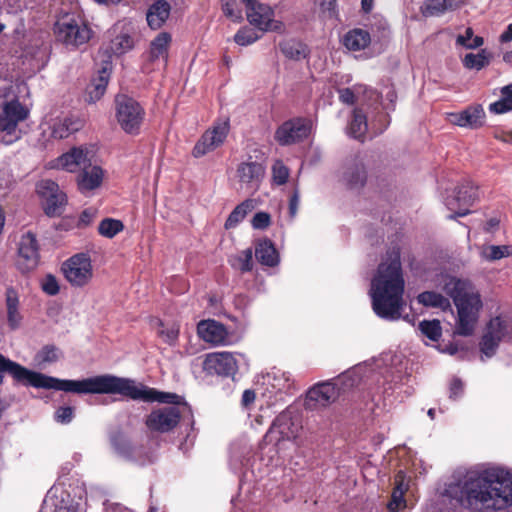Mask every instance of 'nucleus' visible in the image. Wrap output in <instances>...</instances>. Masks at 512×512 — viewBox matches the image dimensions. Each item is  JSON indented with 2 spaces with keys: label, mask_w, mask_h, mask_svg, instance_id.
I'll return each mask as SVG.
<instances>
[{
  "label": "nucleus",
  "mask_w": 512,
  "mask_h": 512,
  "mask_svg": "<svg viewBox=\"0 0 512 512\" xmlns=\"http://www.w3.org/2000/svg\"><path fill=\"white\" fill-rule=\"evenodd\" d=\"M8 373L14 380L34 388L54 389L76 394H118L125 398L143 402H159L180 405V395L161 392L134 379L112 374L97 375L82 380H63L29 370L0 354V386L3 374Z\"/></svg>",
  "instance_id": "f257e3e1"
},
{
  "label": "nucleus",
  "mask_w": 512,
  "mask_h": 512,
  "mask_svg": "<svg viewBox=\"0 0 512 512\" xmlns=\"http://www.w3.org/2000/svg\"><path fill=\"white\" fill-rule=\"evenodd\" d=\"M446 494L469 512L512 507V473L500 468H472L446 488Z\"/></svg>",
  "instance_id": "f03ea898"
},
{
  "label": "nucleus",
  "mask_w": 512,
  "mask_h": 512,
  "mask_svg": "<svg viewBox=\"0 0 512 512\" xmlns=\"http://www.w3.org/2000/svg\"><path fill=\"white\" fill-rule=\"evenodd\" d=\"M404 288L400 253L393 250L387 254V259L379 265L377 273L371 281L369 295L375 314L389 321L400 319L405 306Z\"/></svg>",
  "instance_id": "7ed1b4c3"
},
{
  "label": "nucleus",
  "mask_w": 512,
  "mask_h": 512,
  "mask_svg": "<svg viewBox=\"0 0 512 512\" xmlns=\"http://www.w3.org/2000/svg\"><path fill=\"white\" fill-rule=\"evenodd\" d=\"M443 289L457 309L455 332L461 336L472 335L483 308L479 291L470 280L456 277L449 278Z\"/></svg>",
  "instance_id": "20e7f679"
},
{
  "label": "nucleus",
  "mask_w": 512,
  "mask_h": 512,
  "mask_svg": "<svg viewBox=\"0 0 512 512\" xmlns=\"http://www.w3.org/2000/svg\"><path fill=\"white\" fill-rule=\"evenodd\" d=\"M301 430V421L291 411L285 410L273 420L264 436V441L272 444L280 452L286 448L287 443L296 442Z\"/></svg>",
  "instance_id": "39448f33"
},
{
  "label": "nucleus",
  "mask_w": 512,
  "mask_h": 512,
  "mask_svg": "<svg viewBox=\"0 0 512 512\" xmlns=\"http://www.w3.org/2000/svg\"><path fill=\"white\" fill-rule=\"evenodd\" d=\"M53 30L57 41L74 48L86 44L92 36L89 26L74 14L59 17Z\"/></svg>",
  "instance_id": "423d86ee"
},
{
  "label": "nucleus",
  "mask_w": 512,
  "mask_h": 512,
  "mask_svg": "<svg viewBox=\"0 0 512 512\" xmlns=\"http://www.w3.org/2000/svg\"><path fill=\"white\" fill-rule=\"evenodd\" d=\"M115 117L120 128L129 135H138L145 119V109L134 98L120 94L115 97Z\"/></svg>",
  "instance_id": "0eeeda50"
},
{
  "label": "nucleus",
  "mask_w": 512,
  "mask_h": 512,
  "mask_svg": "<svg viewBox=\"0 0 512 512\" xmlns=\"http://www.w3.org/2000/svg\"><path fill=\"white\" fill-rule=\"evenodd\" d=\"M62 272L67 282L76 288L88 285L93 278V265L87 253H77L62 264Z\"/></svg>",
  "instance_id": "6e6552de"
},
{
  "label": "nucleus",
  "mask_w": 512,
  "mask_h": 512,
  "mask_svg": "<svg viewBox=\"0 0 512 512\" xmlns=\"http://www.w3.org/2000/svg\"><path fill=\"white\" fill-rule=\"evenodd\" d=\"M508 334L509 327L504 319L500 316L491 318L484 328V332L479 343V348L482 354L481 359L484 360L483 357H493L497 352L499 344L506 339Z\"/></svg>",
  "instance_id": "1a4fd4ad"
},
{
  "label": "nucleus",
  "mask_w": 512,
  "mask_h": 512,
  "mask_svg": "<svg viewBox=\"0 0 512 512\" xmlns=\"http://www.w3.org/2000/svg\"><path fill=\"white\" fill-rule=\"evenodd\" d=\"M477 196V189L469 181L457 187L453 194L444 198L445 206L452 212L447 218L454 220L457 217L468 215L469 207L473 205Z\"/></svg>",
  "instance_id": "9d476101"
},
{
  "label": "nucleus",
  "mask_w": 512,
  "mask_h": 512,
  "mask_svg": "<svg viewBox=\"0 0 512 512\" xmlns=\"http://www.w3.org/2000/svg\"><path fill=\"white\" fill-rule=\"evenodd\" d=\"M28 111L17 100L13 99L3 104L0 112V131L5 132L3 141L10 144L18 139L17 125L26 119Z\"/></svg>",
  "instance_id": "9b49d317"
},
{
  "label": "nucleus",
  "mask_w": 512,
  "mask_h": 512,
  "mask_svg": "<svg viewBox=\"0 0 512 512\" xmlns=\"http://www.w3.org/2000/svg\"><path fill=\"white\" fill-rule=\"evenodd\" d=\"M312 129V121L308 118H293L285 121L275 131V140L281 146L291 145L307 138Z\"/></svg>",
  "instance_id": "f8f14e48"
},
{
  "label": "nucleus",
  "mask_w": 512,
  "mask_h": 512,
  "mask_svg": "<svg viewBox=\"0 0 512 512\" xmlns=\"http://www.w3.org/2000/svg\"><path fill=\"white\" fill-rule=\"evenodd\" d=\"M265 172V165L262 162L253 160L251 156L239 163L236 169V176L241 189L249 192L257 191L265 176Z\"/></svg>",
  "instance_id": "ddd939ff"
},
{
  "label": "nucleus",
  "mask_w": 512,
  "mask_h": 512,
  "mask_svg": "<svg viewBox=\"0 0 512 512\" xmlns=\"http://www.w3.org/2000/svg\"><path fill=\"white\" fill-rule=\"evenodd\" d=\"M229 125L227 122L217 123L208 129L196 142L192 155L200 158L221 146L228 134Z\"/></svg>",
  "instance_id": "4468645a"
},
{
  "label": "nucleus",
  "mask_w": 512,
  "mask_h": 512,
  "mask_svg": "<svg viewBox=\"0 0 512 512\" xmlns=\"http://www.w3.org/2000/svg\"><path fill=\"white\" fill-rule=\"evenodd\" d=\"M39 248L36 236L26 232L21 236L16 265L24 273L34 270L39 264Z\"/></svg>",
  "instance_id": "2eb2a0df"
},
{
  "label": "nucleus",
  "mask_w": 512,
  "mask_h": 512,
  "mask_svg": "<svg viewBox=\"0 0 512 512\" xmlns=\"http://www.w3.org/2000/svg\"><path fill=\"white\" fill-rule=\"evenodd\" d=\"M274 15V9L264 3L256 5L246 11L249 23L258 28L261 32L275 31L282 33L284 31V24L279 20H275Z\"/></svg>",
  "instance_id": "dca6fc26"
},
{
  "label": "nucleus",
  "mask_w": 512,
  "mask_h": 512,
  "mask_svg": "<svg viewBox=\"0 0 512 512\" xmlns=\"http://www.w3.org/2000/svg\"><path fill=\"white\" fill-rule=\"evenodd\" d=\"M37 192L44 200L45 213L48 216L60 215L66 204V195L58 184L52 180H42L37 185Z\"/></svg>",
  "instance_id": "f3484780"
},
{
  "label": "nucleus",
  "mask_w": 512,
  "mask_h": 512,
  "mask_svg": "<svg viewBox=\"0 0 512 512\" xmlns=\"http://www.w3.org/2000/svg\"><path fill=\"white\" fill-rule=\"evenodd\" d=\"M181 418L178 407H163L153 410L146 419L147 427L156 432H169L177 426Z\"/></svg>",
  "instance_id": "a211bd4d"
},
{
  "label": "nucleus",
  "mask_w": 512,
  "mask_h": 512,
  "mask_svg": "<svg viewBox=\"0 0 512 512\" xmlns=\"http://www.w3.org/2000/svg\"><path fill=\"white\" fill-rule=\"evenodd\" d=\"M111 39L105 47L106 53L121 56L133 49L135 40L133 29L126 24H116L109 31Z\"/></svg>",
  "instance_id": "6ab92c4d"
},
{
  "label": "nucleus",
  "mask_w": 512,
  "mask_h": 512,
  "mask_svg": "<svg viewBox=\"0 0 512 512\" xmlns=\"http://www.w3.org/2000/svg\"><path fill=\"white\" fill-rule=\"evenodd\" d=\"M203 369L208 374L233 376L238 370V365L231 352H214L206 355Z\"/></svg>",
  "instance_id": "aec40b11"
},
{
  "label": "nucleus",
  "mask_w": 512,
  "mask_h": 512,
  "mask_svg": "<svg viewBox=\"0 0 512 512\" xmlns=\"http://www.w3.org/2000/svg\"><path fill=\"white\" fill-rule=\"evenodd\" d=\"M339 396V390L330 382L319 383L307 392L306 406L310 409L325 407Z\"/></svg>",
  "instance_id": "412c9836"
},
{
  "label": "nucleus",
  "mask_w": 512,
  "mask_h": 512,
  "mask_svg": "<svg viewBox=\"0 0 512 512\" xmlns=\"http://www.w3.org/2000/svg\"><path fill=\"white\" fill-rule=\"evenodd\" d=\"M485 111L481 105H472L465 110L448 114V121L459 127L477 129L483 126Z\"/></svg>",
  "instance_id": "4be33fe9"
},
{
  "label": "nucleus",
  "mask_w": 512,
  "mask_h": 512,
  "mask_svg": "<svg viewBox=\"0 0 512 512\" xmlns=\"http://www.w3.org/2000/svg\"><path fill=\"white\" fill-rule=\"evenodd\" d=\"M199 337L213 345H224L228 340L225 326L215 320H202L197 325Z\"/></svg>",
  "instance_id": "5701e85b"
},
{
  "label": "nucleus",
  "mask_w": 512,
  "mask_h": 512,
  "mask_svg": "<svg viewBox=\"0 0 512 512\" xmlns=\"http://www.w3.org/2000/svg\"><path fill=\"white\" fill-rule=\"evenodd\" d=\"M88 162V151L80 147H74L67 153L59 156L55 161L54 167L68 172H76L81 170Z\"/></svg>",
  "instance_id": "b1692460"
},
{
  "label": "nucleus",
  "mask_w": 512,
  "mask_h": 512,
  "mask_svg": "<svg viewBox=\"0 0 512 512\" xmlns=\"http://www.w3.org/2000/svg\"><path fill=\"white\" fill-rule=\"evenodd\" d=\"M103 170L97 165H91L90 161L81 169L77 177V185L82 193L98 188L103 181Z\"/></svg>",
  "instance_id": "393cba45"
},
{
  "label": "nucleus",
  "mask_w": 512,
  "mask_h": 512,
  "mask_svg": "<svg viewBox=\"0 0 512 512\" xmlns=\"http://www.w3.org/2000/svg\"><path fill=\"white\" fill-rule=\"evenodd\" d=\"M171 6L165 0L155 1L147 10L146 20L153 30L160 29L170 16Z\"/></svg>",
  "instance_id": "a878e982"
},
{
  "label": "nucleus",
  "mask_w": 512,
  "mask_h": 512,
  "mask_svg": "<svg viewBox=\"0 0 512 512\" xmlns=\"http://www.w3.org/2000/svg\"><path fill=\"white\" fill-rule=\"evenodd\" d=\"M369 129L370 124H368L367 116L363 110L361 108L354 109L346 128L348 136L359 141H364Z\"/></svg>",
  "instance_id": "bb28decb"
},
{
  "label": "nucleus",
  "mask_w": 512,
  "mask_h": 512,
  "mask_svg": "<svg viewBox=\"0 0 512 512\" xmlns=\"http://www.w3.org/2000/svg\"><path fill=\"white\" fill-rule=\"evenodd\" d=\"M82 126V120L77 117L56 119L51 125V136L55 139H64L79 131Z\"/></svg>",
  "instance_id": "cd10ccee"
},
{
  "label": "nucleus",
  "mask_w": 512,
  "mask_h": 512,
  "mask_svg": "<svg viewBox=\"0 0 512 512\" xmlns=\"http://www.w3.org/2000/svg\"><path fill=\"white\" fill-rule=\"evenodd\" d=\"M256 259L265 266L273 267L279 263V255L274 244L269 239H261L255 247Z\"/></svg>",
  "instance_id": "c85d7f7f"
},
{
  "label": "nucleus",
  "mask_w": 512,
  "mask_h": 512,
  "mask_svg": "<svg viewBox=\"0 0 512 512\" xmlns=\"http://www.w3.org/2000/svg\"><path fill=\"white\" fill-rule=\"evenodd\" d=\"M151 326L163 342L170 346L176 345L180 332V326L178 323L173 322L165 324L161 319L154 318L151 320Z\"/></svg>",
  "instance_id": "c756f323"
},
{
  "label": "nucleus",
  "mask_w": 512,
  "mask_h": 512,
  "mask_svg": "<svg viewBox=\"0 0 512 512\" xmlns=\"http://www.w3.org/2000/svg\"><path fill=\"white\" fill-rule=\"evenodd\" d=\"M171 40L172 38L169 33H159L150 43L149 60L154 62L162 59L164 62H167Z\"/></svg>",
  "instance_id": "7c9ffc66"
},
{
  "label": "nucleus",
  "mask_w": 512,
  "mask_h": 512,
  "mask_svg": "<svg viewBox=\"0 0 512 512\" xmlns=\"http://www.w3.org/2000/svg\"><path fill=\"white\" fill-rule=\"evenodd\" d=\"M110 78V69L104 66L98 71L97 77L93 78L91 84L87 88L88 101H98L106 92V88Z\"/></svg>",
  "instance_id": "2f4dec72"
},
{
  "label": "nucleus",
  "mask_w": 512,
  "mask_h": 512,
  "mask_svg": "<svg viewBox=\"0 0 512 512\" xmlns=\"http://www.w3.org/2000/svg\"><path fill=\"white\" fill-rule=\"evenodd\" d=\"M44 503L46 508L49 505L53 506V512H85L83 508L78 503H74L69 496H67L66 499L64 497L59 498L53 489L48 492Z\"/></svg>",
  "instance_id": "473e14b6"
},
{
  "label": "nucleus",
  "mask_w": 512,
  "mask_h": 512,
  "mask_svg": "<svg viewBox=\"0 0 512 512\" xmlns=\"http://www.w3.org/2000/svg\"><path fill=\"white\" fill-rule=\"evenodd\" d=\"M370 41V34L363 29L350 30L343 37V45L351 51H360L366 48Z\"/></svg>",
  "instance_id": "72a5a7b5"
},
{
  "label": "nucleus",
  "mask_w": 512,
  "mask_h": 512,
  "mask_svg": "<svg viewBox=\"0 0 512 512\" xmlns=\"http://www.w3.org/2000/svg\"><path fill=\"white\" fill-rule=\"evenodd\" d=\"M343 181L349 189L357 190L366 182V171L362 164L348 166L343 174Z\"/></svg>",
  "instance_id": "f704fd0d"
},
{
  "label": "nucleus",
  "mask_w": 512,
  "mask_h": 512,
  "mask_svg": "<svg viewBox=\"0 0 512 512\" xmlns=\"http://www.w3.org/2000/svg\"><path fill=\"white\" fill-rule=\"evenodd\" d=\"M255 208L254 201L251 199L244 200L239 205H237L233 211L229 214L228 218L225 221L224 227L225 229H233L239 223H241L246 215L251 212Z\"/></svg>",
  "instance_id": "c9c22d12"
},
{
  "label": "nucleus",
  "mask_w": 512,
  "mask_h": 512,
  "mask_svg": "<svg viewBox=\"0 0 512 512\" xmlns=\"http://www.w3.org/2000/svg\"><path fill=\"white\" fill-rule=\"evenodd\" d=\"M457 7L454 0H428L421 8V12L425 17H435Z\"/></svg>",
  "instance_id": "e433bc0d"
},
{
  "label": "nucleus",
  "mask_w": 512,
  "mask_h": 512,
  "mask_svg": "<svg viewBox=\"0 0 512 512\" xmlns=\"http://www.w3.org/2000/svg\"><path fill=\"white\" fill-rule=\"evenodd\" d=\"M417 301L425 307L440 308L443 311L451 308L449 299L434 291L420 293Z\"/></svg>",
  "instance_id": "4c0bfd02"
},
{
  "label": "nucleus",
  "mask_w": 512,
  "mask_h": 512,
  "mask_svg": "<svg viewBox=\"0 0 512 512\" xmlns=\"http://www.w3.org/2000/svg\"><path fill=\"white\" fill-rule=\"evenodd\" d=\"M6 307L7 319L12 328H17L21 322V315L19 313V298L15 290L7 289L6 291Z\"/></svg>",
  "instance_id": "58836bf2"
},
{
  "label": "nucleus",
  "mask_w": 512,
  "mask_h": 512,
  "mask_svg": "<svg viewBox=\"0 0 512 512\" xmlns=\"http://www.w3.org/2000/svg\"><path fill=\"white\" fill-rule=\"evenodd\" d=\"M512 256V245H487L480 251V257L486 261H497Z\"/></svg>",
  "instance_id": "ea45409f"
},
{
  "label": "nucleus",
  "mask_w": 512,
  "mask_h": 512,
  "mask_svg": "<svg viewBox=\"0 0 512 512\" xmlns=\"http://www.w3.org/2000/svg\"><path fill=\"white\" fill-rule=\"evenodd\" d=\"M268 383L277 392L287 393L291 390L293 383L290 379V374L281 370H275L267 375Z\"/></svg>",
  "instance_id": "a19ab883"
},
{
  "label": "nucleus",
  "mask_w": 512,
  "mask_h": 512,
  "mask_svg": "<svg viewBox=\"0 0 512 512\" xmlns=\"http://www.w3.org/2000/svg\"><path fill=\"white\" fill-rule=\"evenodd\" d=\"M489 111L494 114L512 111V84L501 89V98L489 105Z\"/></svg>",
  "instance_id": "79ce46f5"
},
{
  "label": "nucleus",
  "mask_w": 512,
  "mask_h": 512,
  "mask_svg": "<svg viewBox=\"0 0 512 512\" xmlns=\"http://www.w3.org/2000/svg\"><path fill=\"white\" fill-rule=\"evenodd\" d=\"M124 229V225L120 220L113 218L103 219L98 226V233L106 238H113Z\"/></svg>",
  "instance_id": "37998d69"
},
{
  "label": "nucleus",
  "mask_w": 512,
  "mask_h": 512,
  "mask_svg": "<svg viewBox=\"0 0 512 512\" xmlns=\"http://www.w3.org/2000/svg\"><path fill=\"white\" fill-rule=\"evenodd\" d=\"M60 350L54 345H46L35 355V362L38 366L55 363L60 358Z\"/></svg>",
  "instance_id": "c03bdc74"
},
{
  "label": "nucleus",
  "mask_w": 512,
  "mask_h": 512,
  "mask_svg": "<svg viewBox=\"0 0 512 512\" xmlns=\"http://www.w3.org/2000/svg\"><path fill=\"white\" fill-rule=\"evenodd\" d=\"M253 252L251 248H247L239 252L235 257L230 260L232 267L240 270L241 272H249L253 268Z\"/></svg>",
  "instance_id": "a18cd8bd"
},
{
  "label": "nucleus",
  "mask_w": 512,
  "mask_h": 512,
  "mask_svg": "<svg viewBox=\"0 0 512 512\" xmlns=\"http://www.w3.org/2000/svg\"><path fill=\"white\" fill-rule=\"evenodd\" d=\"M489 64V58L485 50H481L479 53L466 54L463 59V65L468 69L481 70Z\"/></svg>",
  "instance_id": "49530a36"
},
{
  "label": "nucleus",
  "mask_w": 512,
  "mask_h": 512,
  "mask_svg": "<svg viewBox=\"0 0 512 512\" xmlns=\"http://www.w3.org/2000/svg\"><path fill=\"white\" fill-rule=\"evenodd\" d=\"M419 329L423 335L432 341H438L442 335V328L439 320H424L420 322Z\"/></svg>",
  "instance_id": "de8ad7c7"
},
{
  "label": "nucleus",
  "mask_w": 512,
  "mask_h": 512,
  "mask_svg": "<svg viewBox=\"0 0 512 512\" xmlns=\"http://www.w3.org/2000/svg\"><path fill=\"white\" fill-rule=\"evenodd\" d=\"M271 172L272 182L278 186L284 185L287 182L290 175L289 168L281 160H276L273 163L271 167Z\"/></svg>",
  "instance_id": "09e8293b"
},
{
  "label": "nucleus",
  "mask_w": 512,
  "mask_h": 512,
  "mask_svg": "<svg viewBox=\"0 0 512 512\" xmlns=\"http://www.w3.org/2000/svg\"><path fill=\"white\" fill-rule=\"evenodd\" d=\"M473 29L468 27L463 35H459L456 39L457 44L467 49H476L483 45L484 40L480 36H473Z\"/></svg>",
  "instance_id": "8fccbe9b"
},
{
  "label": "nucleus",
  "mask_w": 512,
  "mask_h": 512,
  "mask_svg": "<svg viewBox=\"0 0 512 512\" xmlns=\"http://www.w3.org/2000/svg\"><path fill=\"white\" fill-rule=\"evenodd\" d=\"M260 35L251 27H242L234 36V41L241 46H247L256 42Z\"/></svg>",
  "instance_id": "3c124183"
},
{
  "label": "nucleus",
  "mask_w": 512,
  "mask_h": 512,
  "mask_svg": "<svg viewBox=\"0 0 512 512\" xmlns=\"http://www.w3.org/2000/svg\"><path fill=\"white\" fill-rule=\"evenodd\" d=\"M222 10L225 16L230 18L232 21L239 22L242 20V11L238 7L236 0H223Z\"/></svg>",
  "instance_id": "603ef678"
},
{
  "label": "nucleus",
  "mask_w": 512,
  "mask_h": 512,
  "mask_svg": "<svg viewBox=\"0 0 512 512\" xmlns=\"http://www.w3.org/2000/svg\"><path fill=\"white\" fill-rule=\"evenodd\" d=\"M390 124V118L385 113H379L370 122V132L373 136L383 133Z\"/></svg>",
  "instance_id": "864d4df0"
},
{
  "label": "nucleus",
  "mask_w": 512,
  "mask_h": 512,
  "mask_svg": "<svg viewBox=\"0 0 512 512\" xmlns=\"http://www.w3.org/2000/svg\"><path fill=\"white\" fill-rule=\"evenodd\" d=\"M41 289L49 296H55L60 291V285L57 278L52 274H47L41 280Z\"/></svg>",
  "instance_id": "5fc2aeb1"
},
{
  "label": "nucleus",
  "mask_w": 512,
  "mask_h": 512,
  "mask_svg": "<svg viewBox=\"0 0 512 512\" xmlns=\"http://www.w3.org/2000/svg\"><path fill=\"white\" fill-rule=\"evenodd\" d=\"M280 49L287 57L291 59H298L303 52L300 50V45L294 41H285L280 44Z\"/></svg>",
  "instance_id": "6e6d98bb"
},
{
  "label": "nucleus",
  "mask_w": 512,
  "mask_h": 512,
  "mask_svg": "<svg viewBox=\"0 0 512 512\" xmlns=\"http://www.w3.org/2000/svg\"><path fill=\"white\" fill-rule=\"evenodd\" d=\"M359 89L360 87L339 89L338 93L340 101L348 105L354 104L358 99Z\"/></svg>",
  "instance_id": "4d7b16f0"
},
{
  "label": "nucleus",
  "mask_w": 512,
  "mask_h": 512,
  "mask_svg": "<svg viewBox=\"0 0 512 512\" xmlns=\"http://www.w3.org/2000/svg\"><path fill=\"white\" fill-rule=\"evenodd\" d=\"M387 507L391 512H397L405 507L404 494H402L401 489L393 490L391 500L387 504Z\"/></svg>",
  "instance_id": "13d9d810"
},
{
  "label": "nucleus",
  "mask_w": 512,
  "mask_h": 512,
  "mask_svg": "<svg viewBox=\"0 0 512 512\" xmlns=\"http://www.w3.org/2000/svg\"><path fill=\"white\" fill-rule=\"evenodd\" d=\"M74 417V409L69 406L59 407L55 412V420L61 424H68Z\"/></svg>",
  "instance_id": "bf43d9fd"
},
{
  "label": "nucleus",
  "mask_w": 512,
  "mask_h": 512,
  "mask_svg": "<svg viewBox=\"0 0 512 512\" xmlns=\"http://www.w3.org/2000/svg\"><path fill=\"white\" fill-rule=\"evenodd\" d=\"M270 222L271 218L268 213L258 212L253 216L251 224L254 229H265L270 225Z\"/></svg>",
  "instance_id": "052dcab7"
},
{
  "label": "nucleus",
  "mask_w": 512,
  "mask_h": 512,
  "mask_svg": "<svg viewBox=\"0 0 512 512\" xmlns=\"http://www.w3.org/2000/svg\"><path fill=\"white\" fill-rule=\"evenodd\" d=\"M337 0H320L321 11L327 17L333 18L337 16Z\"/></svg>",
  "instance_id": "680f3d73"
},
{
  "label": "nucleus",
  "mask_w": 512,
  "mask_h": 512,
  "mask_svg": "<svg viewBox=\"0 0 512 512\" xmlns=\"http://www.w3.org/2000/svg\"><path fill=\"white\" fill-rule=\"evenodd\" d=\"M97 211L93 208L85 209L78 218V227H86L91 224L96 217Z\"/></svg>",
  "instance_id": "e2e57ef3"
},
{
  "label": "nucleus",
  "mask_w": 512,
  "mask_h": 512,
  "mask_svg": "<svg viewBox=\"0 0 512 512\" xmlns=\"http://www.w3.org/2000/svg\"><path fill=\"white\" fill-rule=\"evenodd\" d=\"M300 202L299 190L295 187L294 192L289 200V214L292 218H294L298 211V206Z\"/></svg>",
  "instance_id": "0e129e2a"
},
{
  "label": "nucleus",
  "mask_w": 512,
  "mask_h": 512,
  "mask_svg": "<svg viewBox=\"0 0 512 512\" xmlns=\"http://www.w3.org/2000/svg\"><path fill=\"white\" fill-rule=\"evenodd\" d=\"M463 388V382L459 378H454L450 383V397H459L463 393Z\"/></svg>",
  "instance_id": "69168bd1"
},
{
  "label": "nucleus",
  "mask_w": 512,
  "mask_h": 512,
  "mask_svg": "<svg viewBox=\"0 0 512 512\" xmlns=\"http://www.w3.org/2000/svg\"><path fill=\"white\" fill-rule=\"evenodd\" d=\"M492 136L503 142L512 141V132L504 131L503 129L496 127L492 130Z\"/></svg>",
  "instance_id": "338daca9"
},
{
  "label": "nucleus",
  "mask_w": 512,
  "mask_h": 512,
  "mask_svg": "<svg viewBox=\"0 0 512 512\" xmlns=\"http://www.w3.org/2000/svg\"><path fill=\"white\" fill-rule=\"evenodd\" d=\"M501 43H508L512 41V23L507 26V28L502 32L499 37Z\"/></svg>",
  "instance_id": "774afa93"
}]
</instances>
